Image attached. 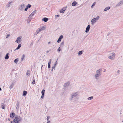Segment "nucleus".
I'll return each instance as SVG.
<instances>
[{
  "label": "nucleus",
  "instance_id": "25",
  "mask_svg": "<svg viewBox=\"0 0 123 123\" xmlns=\"http://www.w3.org/2000/svg\"><path fill=\"white\" fill-rule=\"evenodd\" d=\"M64 42H62L60 44V46L61 47H63L64 45Z\"/></svg>",
  "mask_w": 123,
  "mask_h": 123
},
{
  "label": "nucleus",
  "instance_id": "20",
  "mask_svg": "<svg viewBox=\"0 0 123 123\" xmlns=\"http://www.w3.org/2000/svg\"><path fill=\"white\" fill-rule=\"evenodd\" d=\"M110 8L109 6H108L106 7L104 9V11H106L107 10L109 9H110Z\"/></svg>",
  "mask_w": 123,
  "mask_h": 123
},
{
  "label": "nucleus",
  "instance_id": "50",
  "mask_svg": "<svg viewBox=\"0 0 123 123\" xmlns=\"http://www.w3.org/2000/svg\"><path fill=\"white\" fill-rule=\"evenodd\" d=\"M50 43V42H49L48 43V44H49Z\"/></svg>",
  "mask_w": 123,
  "mask_h": 123
},
{
  "label": "nucleus",
  "instance_id": "13",
  "mask_svg": "<svg viewBox=\"0 0 123 123\" xmlns=\"http://www.w3.org/2000/svg\"><path fill=\"white\" fill-rule=\"evenodd\" d=\"M44 27L43 26V27L38 29L37 30V32H40L41 31L44 30Z\"/></svg>",
  "mask_w": 123,
  "mask_h": 123
},
{
  "label": "nucleus",
  "instance_id": "24",
  "mask_svg": "<svg viewBox=\"0 0 123 123\" xmlns=\"http://www.w3.org/2000/svg\"><path fill=\"white\" fill-rule=\"evenodd\" d=\"M27 93V91H24L23 92V96H25L26 95Z\"/></svg>",
  "mask_w": 123,
  "mask_h": 123
},
{
  "label": "nucleus",
  "instance_id": "32",
  "mask_svg": "<svg viewBox=\"0 0 123 123\" xmlns=\"http://www.w3.org/2000/svg\"><path fill=\"white\" fill-rule=\"evenodd\" d=\"M121 5L119 3V2L117 5L116 6V7H117L118 6H120Z\"/></svg>",
  "mask_w": 123,
  "mask_h": 123
},
{
  "label": "nucleus",
  "instance_id": "14",
  "mask_svg": "<svg viewBox=\"0 0 123 123\" xmlns=\"http://www.w3.org/2000/svg\"><path fill=\"white\" fill-rule=\"evenodd\" d=\"M48 18L46 17H45L42 19V20L43 21H44L45 22H47L48 20Z\"/></svg>",
  "mask_w": 123,
  "mask_h": 123
},
{
  "label": "nucleus",
  "instance_id": "36",
  "mask_svg": "<svg viewBox=\"0 0 123 123\" xmlns=\"http://www.w3.org/2000/svg\"><path fill=\"white\" fill-rule=\"evenodd\" d=\"M50 64L48 63V68H50Z\"/></svg>",
  "mask_w": 123,
  "mask_h": 123
},
{
  "label": "nucleus",
  "instance_id": "26",
  "mask_svg": "<svg viewBox=\"0 0 123 123\" xmlns=\"http://www.w3.org/2000/svg\"><path fill=\"white\" fill-rule=\"evenodd\" d=\"M83 51L82 50L81 51H79L78 52V55H81L83 53Z\"/></svg>",
  "mask_w": 123,
  "mask_h": 123
},
{
  "label": "nucleus",
  "instance_id": "2",
  "mask_svg": "<svg viewBox=\"0 0 123 123\" xmlns=\"http://www.w3.org/2000/svg\"><path fill=\"white\" fill-rule=\"evenodd\" d=\"M101 69H99L96 71V74L94 75L95 79L98 80L99 79V77L101 75Z\"/></svg>",
  "mask_w": 123,
  "mask_h": 123
},
{
  "label": "nucleus",
  "instance_id": "40",
  "mask_svg": "<svg viewBox=\"0 0 123 123\" xmlns=\"http://www.w3.org/2000/svg\"><path fill=\"white\" fill-rule=\"evenodd\" d=\"M35 83V80H34L33 81H32V84H34Z\"/></svg>",
  "mask_w": 123,
  "mask_h": 123
},
{
  "label": "nucleus",
  "instance_id": "6",
  "mask_svg": "<svg viewBox=\"0 0 123 123\" xmlns=\"http://www.w3.org/2000/svg\"><path fill=\"white\" fill-rule=\"evenodd\" d=\"M25 5L23 4H22L20 5L19 7V10L22 11L24 10L25 7Z\"/></svg>",
  "mask_w": 123,
  "mask_h": 123
},
{
  "label": "nucleus",
  "instance_id": "43",
  "mask_svg": "<svg viewBox=\"0 0 123 123\" xmlns=\"http://www.w3.org/2000/svg\"><path fill=\"white\" fill-rule=\"evenodd\" d=\"M28 8L26 7L25 9V11H26L27 10Z\"/></svg>",
  "mask_w": 123,
  "mask_h": 123
},
{
  "label": "nucleus",
  "instance_id": "19",
  "mask_svg": "<svg viewBox=\"0 0 123 123\" xmlns=\"http://www.w3.org/2000/svg\"><path fill=\"white\" fill-rule=\"evenodd\" d=\"M21 44H19L16 49L14 51H15L17 49H19L21 47Z\"/></svg>",
  "mask_w": 123,
  "mask_h": 123
},
{
  "label": "nucleus",
  "instance_id": "51",
  "mask_svg": "<svg viewBox=\"0 0 123 123\" xmlns=\"http://www.w3.org/2000/svg\"><path fill=\"white\" fill-rule=\"evenodd\" d=\"M119 70H118L117 71V72L118 73H119Z\"/></svg>",
  "mask_w": 123,
  "mask_h": 123
},
{
  "label": "nucleus",
  "instance_id": "52",
  "mask_svg": "<svg viewBox=\"0 0 123 123\" xmlns=\"http://www.w3.org/2000/svg\"><path fill=\"white\" fill-rule=\"evenodd\" d=\"M47 120H48V119H49V118H48V117H47Z\"/></svg>",
  "mask_w": 123,
  "mask_h": 123
},
{
  "label": "nucleus",
  "instance_id": "59",
  "mask_svg": "<svg viewBox=\"0 0 123 123\" xmlns=\"http://www.w3.org/2000/svg\"><path fill=\"white\" fill-rule=\"evenodd\" d=\"M122 122H123V120L122 121Z\"/></svg>",
  "mask_w": 123,
  "mask_h": 123
},
{
  "label": "nucleus",
  "instance_id": "18",
  "mask_svg": "<svg viewBox=\"0 0 123 123\" xmlns=\"http://www.w3.org/2000/svg\"><path fill=\"white\" fill-rule=\"evenodd\" d=\"M9 53H7L6 54V55H5V58L6 59H7L9 58V56H8Z\"/></svg>",
  "mask_w": 123,
  "mask_h": 123
},
{
  "label": "nucleus",
  "instance_id": "7",
  "mask_svg": "<svg viewBox=\"0 0 123 123\" xmlns=\"http://www.w3.org/2000/svg\"><path fill=\"white\" fill-rule=\"evenodd\" d=\"M21 37H18L16 40L15 41V42L17 43H19L21 41Z\"/></svg>",
  "mask_w": 123,
  "mask_h": 123
},
{
  "label": "nucleus",
  "instance_id": "1",
  "mask_svg": "<svg viewBox=\"0 0 123 123\" xmlns=\"http://www.w3.org/2000/svg\"><path fill=\"white\" fill-rule=\"evenodd\" d=\"M22 120V118L18 116H16L15 119L13 121H11V123H19V122Z\"/></svg>",
  "mask_w": 123,
  "mask_h": 123
},
{
  "label": "nucleus",
  "instance_id": "15",
  "mask_svg": "<svg viewBox=\"0 0 123 123\" xmlns=\"http://www.w3.org/2000/svg\"><path fill=\"white\" fill-rule=\"evenodd\" d=\"M15 115V114L14 112H12L10 114V117L12 118L13 117H14Z\"/></svg>",
  "mask_w": 123,
  "mask_h": 123
},
{
  "label": "nucleus",
  "instance_id": "12",
  "mask_svg": "<svg viewBox=\"0 0 123 123\" xmlns=\"http://www.w3.org/2000/svg\"><path fill=\"white\" fill-rule=\"evenodd\" d=\"M37 11L35 10L33 11L29 16V18H30L31 17H32L34 15V14Z\"/></svg>",
  "mask_w": 123,
  "mask_h": 123
},
{
  "label": "nucleus",
  "instance_id": "22",
  "mask_svg": "<svg viewBox=\"0 0 123 123\" xmlns=\"http://www.w3.org/2000/svg\"><path fill=\"white\" fill-rule=\"evenodd\" d=\"M1 107L3 109H5V105L3 104H2L1 105Z\"/></svg>",
  "mask_w": 123,
  "mask_h": 123
},
{
  "label": "nucleus",
  "instance_id": "31",
  "mask_svg": "<svg viewBox=\"0 0 123 123\" xmlns=\"http://www.w3.org/2000/svg\"><path fill=\"white\" fill-rule=\"evenodd\" d=\"M45 91L44 89H43L41 92V93L42 94H44V93L45 92Z\"/></svg>",
  "mask_w": 123,
  "mask_h": 123
},
{
  "label": "nucleus",
  "instance_id": "11",
  "mask_svg": "<svg viewBox=\"0 0 123 123\" xmlns=\"http://www.w3.org/2000/svg\"><path fill=\"white\" fill-rule=\"evenodd\" d=\"M70 84V82L69 81L67 82L64 85V87H67Z\"/></svg>",
  "mask_w": 123,
  "mask_h": 123
},
{
  "label": "nucleus",
  "instance_id": "34",
  "mask_svg": "<svg viewBox=\"0 0 123 123\" xmlns=\"http://www.w3.org/2000/svg\"><path fill=\"white\" fill-rule=\"evenodd\" d=\"M95 2H94L93 3V4L91 6V8H93V7L95 5Z\"/></svg>",
  "mask_w": 123,
  "mask_h": 123
},
{
  "label": "nucleus",
  "instance_id": "49",
  "mask_svg": "<svg viewBox=\"0 0 123 123\" xmlns=\"http://www.w3.org/2000/svg\"><path fill=\"white\" fill-rule=\"evenodd\" d=\"M49 52V51L48 50H47L46 51V53H48Z\"/></svg>",
  "mask_w": 123,
  "mask_h": 123
},
{
  "label": "nucleus",
  "instance_id": "48",
  "mask_svg": "<svg viewBox=\"0 0 123 123\" xmlns=\"http://www.w3.org/2000/svg\"><path fill=\"white\" fill-rule=\"evenodd\" d=\"M110 34V33H107V35L108 36Z\"/></svg>",
  "mask_w": 123,
  "mask_h": 123
},
{
  "label": "nucleus",
  "instance_id": "47",
  "mask_svg": "<svg viewBox=\"0 0 123 123\" xmlns=\"http://www.w3.org/2000/svg\"><path fill=\"white\" fill-rule=\"evenodd\" d=\"M50 123V121H48V122H47V123Z\"/></svg>",
  "mask_w": 123,
  "mask_h": 123
},
{
  "label": "nucleus",
  "instance_id": "44",
  "mask_svg": "<svg viewBox=\"0 0 123 123\" xmlns=\"http://www.w3.org/2000/svg\"><path fill=\"white\" fill-rule=\"evenodd\" d=\"M120 116L123 115V111L122 112V113H120Z\"/></svg>",
  "mask_w": 123,
  "mask_h": 123
},
{
  "label": "nucleus",
  "instance_id": "28",
  "mask_svg": "<svg viewBox=\"0 0 123 123\" xmlns=\"http://www.w3.org/2000/svg\"><path fill=\"white\" fill-rule=\"evenodd\" d=\"M18 61V58L15 59L14 60V62L15 63H17V62Z\"/></svg>",
  "mask_w": 123,
  "mask_h": 123
},
{
  "label": "nucleus",
  "instance_id": "17",
  "mask_svg": "<svg viewBox=\"0 0 123 123\" xmlns=\"http://www.w3.org/2000/svg\"><path fill=\"white\" fill-rule=\"evenodd\" d=\"M12 3V2L10 1L8 2L7 4L6 5V6L7 7H9L10 6V5L11 3Z\"/></svg>",
  "mask_w": 123,
  "mask_h": 123
},
{
  "label": "nucleus",
  "instance_id": "38",
  "mask_svg": "<svg viewBox=\"0 0 123 123\" xmlns=\"http://www.w3.org/2000/svg\"><path fill=\"white\" fill-rule=\"evenodd\" d=\"M119 3L121 5H122L123 4V3L122 0L120 1Z\"/></svg>",
  "mask_w": 123,
  "mask_h": 123
},
{
  "label": "nucleus",
  "instance_id": "54",
  "mask_svg": "<svg viewBox=\"0 0 123 123\" xmlns=\"http://www.w3.org/2000/svg\"><path fill=\"white\" fill-rule=\"evenodd\" d=\"M1 88L0 87V91H1Z\"/></svg>",
  "mask_w": 123,
  "mask_h": 123
},
{
  "label": "nucleus",
  "instance_id": "58",
  "mask_svg": "<svg viewBox=\"0 0 123 123\" xmlns=\"http://www.w3.org/2000/svg\"><path fill=\"white\" fill-rule=\"evenodd\" d=\"M43 67V65H42L41 67V68H42V67Z\"/></svg>",
  "mask_w": 123,
  "mask_h": 123
},
{
  "label": "nucleus",
  "instance_id": "8",
  "mask_svg": "<svg viewBox=\"0 0 123 123\" xmlns=\"http://www.w3.org/2000/svg\"><path fill=\"white\" fill-rule=\"evenodd\" d=\"M90 27L91 26L90 25H88L87 26L86 28L85 32L86 33H87L89 31Z\"/></svg>",
  "mask_w": 123,
  "mask_h": 123
},
{
  "label": "nucleus",
  "instance_id": "27",
  "mask_svg": "<svg viewBox=\"0 0 123 123\" xmlns=\"http://www.w3.org/2000/svg\"><path fill=\"white\" fill-rule=\"evenodd\" d=\"M93 97L92 96L90 97H89L87 98V99L88 100H91L93 98Z\"/></svg>",
  "mask_w": 123,
  "mask_h": 123
},
{
  "label": "nucleus",
  "instance_id": "35",
  "mask_svg": "<svg viewBox=\"0 0 123 123\" xmlns=\"http://www.w3.org/2000/svg\"><path fill=\"white\" fill-rule=\"evenodd\" d=\"M51 61V59H50L48 63L50 64Z\"/></svg>",
  "mask_w": 123,
  "mask_h": 123
},
{
  "label": "nucleus",
  "instance_id": "4",
  "mask_svg": "<svg viewBox=\"0 0 123 123\" xmlns=\"http://www.w3.org/2000/svg\"><path fill=\"white\" fill-rule=\"evenodd\" d=\"M99 16H97L96 18L92 19L91 21V24L92 25H94L95 23L99 19Z\"/></svg>",
  "mask_w": 123,
  "mask_h": 123
},
{
  "label": "nucleus",
  "instance_id": "56",
  "mask_svg": "<svg viewBox=\"0 0 123 123\" xmlns=\"http://www.w3.org/2000/svg\"><path fill=\"white\" fill-rule=\"evenodd\" d=\"M53 68H52V69L51 71H53Z\"/></svg>",
  "mask_w": 123,
  "mask_h": 123
},
{
  "label": "nucleus",
  "instance_id": "5",
  "mask_svg": "<svg viewBox=\"0 0 123 123\" xmlns=\"http://www.w3.org/2000/svg\"><path fill=\"white\" fill-rule=\"evenodd\" d=\"M115 54L114 53H112L110 54V55L108 57V58L111 60H113L115 59Z\"/></svg>",
  "mask_w": 123,
  "mask_h": 123
},
{
  "label": "nucleus",
  "instance_id": "30",
  "mask_svg": "<svg viewBox=\"0 0 123 123\" xmlns=\"http://www.w3.org/2000/svg\"><path fill=\"white\" fill-rule=\"evenodd\" d=\"M25 57V55L24 54H23L21 58V61H23V60L24 57Z\"/></svg>",
  "mask_w": 123,
  "mask_h": 123
},
{
  "label": "nucleus",
  "instance_id": "39",
  "mask_svg": "<svg viewBox=\"0 0 123 123\" xmlns=\"http://www.w3.org/2000/svg\"><path fill=\"white\" fill-rule=\"evenodd\" d=\"M44 94H42V96L41 97V98L42 99H43L44 96Z\"/></svg>",
  "mask_w": 123,
  "mask_h": 123
},
{
  "label": "nucleus",
  "instance_id": "21",
  "mask_svg": "<svg viewBox=\"0 0 123 123\" xmlns=\"http://www.w3.org/2000/svg\"><path fill=\"white\" fill-rule=\"evenodd\" d=\"M77 4V3L75 1H74L73 3L72 4V5L73 6H74Z\"/></svg>",
  "mask_w": 123,
  "mask_h": 123
},
{
  "label": "nucleus",
  "instance_id": "57",
  "mask_svg": "<svg viewBox=\"0 0 123 123\" xmlns=\"http://www.w3.org/2000/svg\"><path fill=\"white\" fill-rule=\"evenodd\" d=\"M106 70V69H105L104 71V72H105V71Z\"/></svg>",
  "mask_w": 123,
  "mask_h": 123
},
{
  "label": "nucleus",
  "instance_id": "55",
  "mask_svg": "<svg viewBox=\"0 0 123 123\" xmlns=\"http://www.w3.org/2000/svg\"><path fill=\"white\" fill-rule=\"evenodd\" d=\"M8 120L9 121H10V119L9 118L8 119Z\"/></svg>",
  "mask_w": 123,
  "mask_h": 123
},
{
  "label": "nucleus",
  "instance_id": "41",
  "mask_svg": "<svg viewBox=\"0 0 123 123\" xmlns=\"http://www.w3.org/2000/svg\"><path fill=\"white\" fill-rule=\"evenodd\" d=\"M10 36V34H7V36H6V38H8V37H9Z\"/></svg>",
  "mask_w": 123,
  "mask_h": 123
},
{
  "label": "nucleus",
  "instance_id": "10",
  "mask_svg": "<svg viewBox=\"0 0 123 123\" xmlns=\"http://www.w3.org/2000/svg\"><path fill=\"white\" fill-rule=\"evenodd\" d=\"M63 37V36L62 35L60 36L59 38L58 39L57 41L58 43H59L61 41V39Z\"/></svg>",
  "mask_w": 123,
  "mask_h": 123
},
{
  "label": "nucleus",
  "instance_id": "29",
  "mask_svg": "<svg viewBox=\"0 0 123 123\" xmlns=\"http://www.w3.org/2000/svg\"><path fill=\"white\" fill-rule=\"evenodd\" d=\"M31 7V5L28 4V5H27L26 6V7L28 8H30Z\"/></svg>",
  "mask_w": 123,
  "mask_h": 123
},
{
  "label": "nucleus",
  "instance_id": "45",
  "mask_svg": "<svg viewBox=\"0 0 123 123\" xmlns=\"http://www.w3.org/2000/svg\"><path fill=\"white\" fill-rule=\"evenodd\" d=\"M33 44V42H32L30 44V46H32Z\"/></svg>",
  "mask_w": 123,
  "mask_h": 123
},
{
  "label": "nucleus",
  "instance_id": "53",
  "mask_svg": "<svg viewBox=\"0 0 123 123\" xmlns=\"http://www.w3.org/2000/svg\"><path fill=\"white\" fill-rule=\"evenodd\" d=\"M30 20H28V22H28H30Z\"/></svg>",
  "mask_w": 123,
  "mask_h": 123
},
{
  "label": "nucleus",
  "instance_id": "37",
  "mask_svg": "<svg viewBox=\"0 0 123 123\" xmlns=\"http://www.w3.org/2000/svg\"><path fill=\"white\" fill-rule=\"evenodd\" d=\"M61 51V49L60 47H59L57 49V51L58 52H59Z\"/></svg>",
  "mask_w": 123,
  "mask_h": 123
},
{
  "label": "nucleus",
  "instance_id": "42",
  "mask_svg": "<svg viewBox=\"0 0 123 123\" xmlns=\"http://www.w3.org/2000/svg\"><path fill=\"white\" fill-rule=\"evenodd\" d=\"M59 15H55V18H56L58 17H59Z\"/></svg>",
  "mask_w": 123,
  "mask_h": 123
},
{
  "label": "nucleus",
  "instance_id": "3",
  "mask_svg": "<svg viewBox=\"0 0 123 123\" xmlns=\"http://www.w3.org/2000/svg\"><path fill=\"white\" fill-rule=\"evenodd\" d=\"M78 92H75L72 93L71 94V98H70V100H72L73 99V98L78 96Z\"/></svg>",
  "mask_w": 123,
  "mask_h": 123
},
{
  "label": "nucleus",
  "instance_id": "16",
  "mask_svg": "<svg viewBox=\"0 0 123 123\" xmlns=\"http://www.w3.org/2000/svg\"><path fill=\"white\" fill-rule=\"evenodd\" d=\"M15 82H13L10 85V86H9V88L10 89H11L12 88L13 86H14V84Z\"/></svg>",
  "mask_w": 123,
  "mask_h": 123
},
{
  "label": "nucleus",
  "instance_id": "33",
  "mask_svg": "<svg viewBox=\"0 0 123 123\" xmlns=\"http://www.w3.org/2000/svg\"><path fill=\"white\" fill-rule=\"evenodd\" d=\"M30 71H29L28 70L27 71V73H26V75H30Z\"/></svg>",
  "mask_w": 123,
  "mask_h": 123
},
{
  "label": "nucleus",
  "instance_id": "46",
  "mask_svg": "<svg viewBox=\"0 0 123 123\" xmlns=\"http://www.w3.org/2000/svg\"><path fill=\"white\" fill-rule=\"evenodd\" d=\"M39 32H37V31H36V32L35 33V35H37V34Z\"/></svg>",
  "mask_w": 123,
  "mask_h": 123
},
{
  "label": "nucleus",
  "instance_id": "9",
  "mask_svg": "<svg viewBox=\"0 0 123 123\" xmlns=\"http://www.w3.org/2000/svg\"><path fill=\"white\" fill-rule=\"evenodd\" d=\"M66 7H65L63 8L60 11V12L61 13H63L66 10Z\"/></svg>",
  "mask_w": 123,
  "mask_h": 123
},
{
  "label": "nucleus",
  "instance_id": "23",
  "mask_svg": "<svg viewBox=\"0 0 123 123\" xmlns=\"http://www.w3.org/2000/svg\"><path fill=\"white\" fill-rule=\"evenodd\" d=\"M57 63V61H56L54 64V66L52 67L53 69H54L55 68V67L56 65V64Z\"/></svg>",
  "mask_w": 123,
  "mask_h": 123
}]
</instances>
